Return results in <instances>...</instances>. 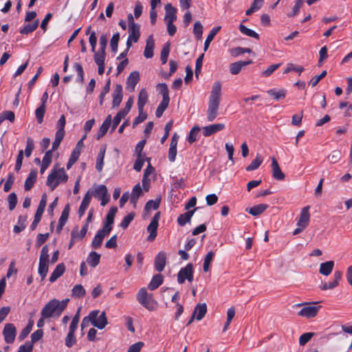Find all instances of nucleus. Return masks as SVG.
Returning a JSON list of instances; mask_svg holds the SVG:
<instances>
[{
    "instance_id": "obj_1",
    "label": "nucleus",
    "mask_w": 352,
    "mask_h": 352,
    "mask_svg": "<svg viewBox=\"0 0 352 352\" xmlns=\"http://www.w3.org/2000/svg\"><path fill=\"white\" fill-rule=\"evenodd\" d=\"M221 96V84L219 81H216L212 85L209 97L208 107L207 110V119L209 122L213 121L218 115Z\"/></svg>"
},
{
    "instance_id": "obj_2",
    "label": "nucleus",
    "mask_w": 352,
    "mask_h": 352,
    "mask_svg": "<svg viewBox=\"0 0 352 352\" xmlns=\"http://www.w3.org/2000/svg\"><path fill=\"white\" fill-rule=\"evenodd\" d=\"M69 299H65L59 301L53 299L47 302L41 310V316L44 318H51L53 316H59L63 311L67 307Z\"/></svg>"
},
{
    "instance_id": "obj_3",
    "label": "nucleus",
    "mask_w": 352,
    "mask_h": 352,
    "mask_svg": "<svg viewBox=\"0 0 352 352\" xmlns=\"http://www.w3.org/2000/svg\"><path fill=\"white\" fill-rule=\"evenodd\" d=\"M67 179L68 176L63 168L58 169L54 168L47 177L46 184L52 190H54L59 184L65 183Z\"/></svg>"
},
{
    "instance_id": "obj_4",
    "label": "nucleus",
    "mask_w": 352,
    "mask_h": 352,
    "mask_svg": "<svg viewBox=\"0 0 352 352\" xmlns=\"http://www.w3.org/2000/svg\"><path fill=\"white\" fill-rule=\"evenodd\" d=\"M137 300L143 307L149 311H153L156 307L157 302L153 300L152 294H148L145 287H142L138 291Z\"/></svg>"
},
{
    "instance_id": "obj_5",
    "label": "nucleus",
    "mask_w": 352,
    "mask_h": 352,
    "mask_svg": "<svg viewBox=\"0 0 352 352\" xmlns=\"http://www.w3.org/2000/svg\"><path fill=\"white\" fill-rule=\"evenodd\" d=\"M49 249L47 245L42 248L39 257L38 274L41 280H44L47 276L49 268Z\"/></svg>"
},
{
    "instance_id": "obj_6",
    "label": "nucleus",
    "mask_w": 352,
    "mask_h": 352,
    "mask_svg": "<svg viewBox=\"0 0 352 352\" xmlns=\"http://www.w3.org/2000/svg\"><path fill=\"white\" fill-rule=\"evenodd\" d=\"M316 302H305L296 304L294 307H303L298 311V315L301 317L311 318L315 317L320 309V306L316 307L313 305Z\"/></svg>"
},
{
    "instance_id": "obj_7",
    "label": "nucleus",
    "mask_w": 352,
    "mask_h": 352,
    "mask_svg": "<svg viewBox=\"0 0 352 352\" xmlns=\"http://www.w3.org/2000/svg\"><path fill=\"white\" fill-rule=\"evenodd\" d=\"M133 104V97L131 96V97H129L127 102H126L124 109L122 110H120L119 112H118L116 116L114 117V119H113V123H112L111 132L113 131L116 129L118 125L120 124L121 120L129 113Z\"/></svg>"
},
{
    "instance_id": "obj_8",
    "label": "nucleus",
    "mask_w": 352,
    "mask_h": 352,
    "mask_svg": "<svg viewBox=\"0 0 352 352\" xmlns=\"http://www.w3.org/2000/svg\"><path fill=\"white\" fill-rule=\"evenodd\" d=\"M187 280L191 283L193 280V265L188 263L186 267H182L177 274V281L183 284Z\"/></svg>"
},
{
    "instance_id": "obj_9",
    "label": "nucleus",
    "mask_w": 352,
    "mask_h": 352,
    "mask_svg": "<svg viewBox=\"0 0 352 352\" xmlns=\"http://www.w3.org/2000/svg\"><path fill=\"white\" fill-rule=\"evenodd\" d=\"M3 335L6 343H13L16 335V329L14 325L12 323L6 324L3 330Z\"/></svg>"
},
{
    "instance_id": "obj_10",
    "label": "nucleus",
    "mask_w": 352,
    "mask_h": 352,
    "mask_svg": "<svg viewBox=\"0 0 352 352\" xmlns=\"http://www.w3.org/2000/svg\"><path fill=\"white\" fill-rule=\"evenodd\" d=\"M106 58V52L98 50L96 52H94V59L96 64L98 67V74L102 75L104 72V61Z\"/></svg>"
},
{
    "instance_id": "obj_11",
    "label": "nucleus",
    "mask_w": 352,
    "mask_h": 352,
    "mask_svg": "<svg viewBox=\"0 0 352 352\" xmlns=\"http://www.w3.org/2000/svg\"><path fill=\"white\" fill-rule=\"evenodd\" d=\"M309 206L304 207L300 214L298 221L297 222V226H302V228H307L310 220L309 214Z\"/></svg>"
},
{
    "instance_id": "obj_12",
    "label": "nucleus",
    "mask_w": 352,
    "mask_h": 352,
    "mask_svg": "<svg viewBox=\"0 0 352 352\" xmlns=\"http://www.w3.org/2000/svg\"><path fill=\"white\" fill-rule=\"evenodd\" d=\"M166 262V254L160 252L155 258L154 265L155 270L161 272L164 270Z\"/></svg>"
},
{
    "instance_id": "obj_13",
    "label": "nucleus",
    "mask_w": 352,
    "mask_h": 352,
    "mask_svg": "<svg viewBox=\"0 0 352 352\" xmlns=\"http://www.w3.org/2000/svg\"><path fill=\"white\" fill-rule=\"evenodd\" d=\"M140 80V74L138 72L135 71L130 74L126 80V89L130 91H133L136 85Z\"/></svg>"
},
{
    "instance_id": "obj_14",
    "label": "nucleus",
    "mask_w": 352,
    "mask_h": 352,
    "mask_svg": "<svg viewBox=\"0 0 352 352\" xmlns=\"http://www.w3.org/2000/svg\"><path fill=\"white\" fill-rule=\"evenodd\" d=\"M224 128L225 124L222 123H218L206 126L203 128V134L205 137H208L212 135V134L216 133L218 131L223 130Z\"/></svg>"
},
{
    "instance_id": "obj_15",
    "label": "nucleus",
    "mask_w": 352,
    "mask_h": 352,
    "mask_svg": "<svg viewBox=\"0 0 352 352\" xmlns=\"http://www.w3.org/2000/svg\"><path fill=\"white\" fill-rule=\"evenodd\" d=\"M109 233L110 232H107L104 230H102V229L99 230L97 232L96 234L95 235V236L92 241V243H91L92 248H95V249L100 248L104 238L106 236L109 235Z\"/></svg>"
},
{
    "instance_id": "obj_16",
    "label": "nucleus",
    "mask_w": 352,
    "mask_h": 352,
    "mask_svg": "<svg viewBox=\"0 0 352 352\" xmlns=\"http://www.w3.org/2000/svg\"><path fill=\"white\" fill-rule=\"evenodd\" d=\"M122 100V87L121 85H116L113 92L112 106L113 108L118 107Z\"/></svg>"
},
{
    "instance_id": "obj_17",
    "label": "nucleus",
    "mask_w": 352,
    "mask_h": 352,
    "mask_svg": "<svg viewBox=\"0 0 352 352\" xmlns=\"http://www.w3.org/2000/svg\"><path fill=\"white\" fill-rule=\"evenodd\" d=\"M252 63V60L237 61L230 65V72L233 75H236L247 65Z\"/></svg>"
},
{
    "instance_id": "obj_18",
    "label": "nucleus",
    "mask_w": 352,
    "mask_h": 352,
    "mask_svg": "<svg viewBox=\"0 0 352 352\" xmlns=\"http://www.w3.org/2000/svg\"><path fill=\"white\" fill-rule=\"evenodd\" d=\"M272 167L273 177L276 180H283L285 175L280 170L278 163L274 157L272 159Z\"/></svg>"
},
{
    "instance_id": "obj_19",
    "label": "nucleus",
    "mask_w": 352,
    "mask_h": 352,
    "mask_svg": "<svg viewBox=\"0 0 352 352\" xmlns=\"http://www.w3.org/2000/svg\"><path fill=\"white\" fill-rule=\"evenodd\" d=\"M165 17L164 20L166 22H174L177 19V10L174 8L171 3H167L165 6Z\"/></svg>"
},
{
    "instance_id": "obj_20",
    "label": "nucleus",
    "mask_w": 352,
    "mask_h": 352,
    "mask_svg": "<svg viewBox=\"0 0 352 352\" xmlns=\"http://www.w3.org/2000/svg\"><path fill=\"white\" fill-rule=\"evenodd\" d=\"M155 47V41L152 35H150L146 40V43L144 52V56L146 58H151L153 56V50Z\"/></svg>"
},
{
    "instance_id": "obj_21",
    "label": "nucleus",
    "mask_w": 352,
    "mask_h": 352,
    "mask_svg": "<svg viewBox=\"0 0 352 352\" xmlns=\"http://www.w3.org/2000/svg\"><path fill=\"white\" fill-rule=\"evenodd\" d=\"M37 178V170L36 169L31 170L24 184V188L26 191L30 190L34 186Z\"/></svg>"
},
{
    "instance_id": "obj_22",
    "label": "nucleus",
    "mask_w": 352,
    "mask_h": 352,
    "mask_svg": "<svg viewBox=\"0 0 352 352\" xmlns=\"http://www.w3.org/2000/svg\"><path fill=\"white\" fill-rule=\"evenodd\" d=\"M92 324L99 329H102L107 324V319L104 312L101 313L99 316L92 320Z\"/></svg>"
},
{
    "instance_id": "obj_23",
    "label": "nucleus",
    "mask_w": 352,
    "mask_h": 352,
    "mask_svg": "<svg viewBox=\"0 0 352 352\" xmlns=\"http://www.w3.org/2000/svg\"><path fill=\"white\" fill-rule=\"evenodd\" d=\"M129 36L128 38L132 39L133 42L137 43L140 36V26L139 24H132L131 27H129Z\"/></svg>"
},
{
    "instance_id": "obj_24",
    "label": "nucleus",
    "mask_w": 352,
    "mask_h": 352,
    "mask_svg": "<svg viewBox=\"0 0 352 352\" xmlns=\"http://www.w3.org/2000/svg\"><path fill=\"white\" fill-rule=\"evenodd\" d=\"M111 122H112L111 116L109 115L106 118V119L104 120V122H102V124L99 129V131L97 134V138H96L98 140H99L100 138H101L106 134L109 126H111Z\"/></svg>"
},
{
    "instance_id": "obj_25",
    "label": "nucleus",
    "mask_w": 352,
    "mask_h": 352,
    "mask_svg": "<svg viewBox=\"0 0 352 352\" xmlns=\"http://www.w3.org/2000/svg\"><path fill=\"white\" fill-rule=\"evenodd\" d=\"M334 262L333 261L322 263L320 265L319 272L320 274L327 276L332 272Z\"/></svg>"
},
{
    "instance_id": "obj_26",
    "label": "nucleus",
    "mask_w": 352,
    "mask_h": 352,
    "mask_svg": "<svg viewBox=\"0 0 352 352\" xmlns=\"http://www.w3.org/2000/svg\"><path fill=\"white\" fill-rule=\"evenodd\" d=\"M197 209V208H196L194 210H188V212L180 214L177 218L178 224L181 226H184L187 223L190 222L192 215L194 214Z\"/></svg>"
},
{
    "instance_id": "obj_27",
    "label": "nucleus",
    "mask_w": 352,
    "mask_h": 352,
    "mask_svg": "<svg viewBox=\"0 0 352 352\" xmlns=\"http://www.w3.org/2000/svg\"><path fill=\"white\" fill-rule=\"evenodd\" d=\"M207 311V306L206 303H199L196 305L192 314H195L197 320H201Z\"/></svg>"
},
{
    "instance_id": "obj_28",
    "label": "nucleus",
    "mask_w": 352,
    "mask_h": 352,
    "mask_svg": "<svg viewBox=\"0 0 352 352\" xmlns=\"http://www.w3.org/2000/svg\"><path fill=\"white\" fill-rule=\"evenodd\" d=\"M267 208V204H261L254 206L252 208H247L246 211L251 214L252 216L256 217L262 214Z\"/></svg>"
},
{
    "instance_id": "obj_29",
    "label": "nucleus",
    "mask_w": 352,
    "mask_h": 352,
    "mask_svg": "<svg viewBox=\"0 0 352 352\" xmlns=\"http://www.w3.org/2000/svg\"><path fill=\"white\" fill-rule=\"evenodd\" d=\"M65 271V267L63 263H60L57 265L50 277V281L51 283L56 281L59 277H60L63 274Z\"/></svg>"
},
{
    "instance_id": "obj_30",
    "label": "nucleus",
    "mask_w": 352,
    "mask_h": 352,
    "mask_svg": "<svg viewBox=\"0 0 352 352\" xmlns=\"http://www.w3.org/2000/svg\"><path fill=\"white\" fill-rule=\"evenodd\" d=\"M221 28V26H217V27L213 28L210 30L209 34L206 37V39L204 42V52H206L208 50L210 43L212 42V41L213 40V38L216 36V34L220 31Z\"/></svg>"
},
{
    "instance_id": "obj_31",
    "label": "nucleus",
    "mask_w": 352,
    "mask_h": 352,
    "mask_svg": "<svg viewBox=\"0 0 352 352\" xmlns=\"http://www.w3.org/2000/svg\"><path fill=\"white\" fill-rule=\"evenodd\" d=\"M142 194V190L140 186V184L138 183L133 187V188L132 190V192H131V198H130L131 203L132 204H133L134 206H135L139 197L141 196Z\"/></svg>"
},
{
    "instance_id": "obj_32",
    "label": "nucleus",
    "mask_w": 352,
    "mask_h": 352,
    "mask_svg": "<svg viewBox=\"0 0 352 352\" xmlns=\"http://www.w3.org/2000/svg\"><path fill=\"white\" fill-rule=\"evenodd\" d=\"M163 283V276L161 274H157L153 276L148 287L151 290H155Z\"/></svg>"
},
{
    "instance_id": "obj_33",
    "label": "nucleus",
    "mask_w": 352,
    "mask_h": 352,
    "mask_svg": "<svg viewBox=\"0 0 352 352\" xmlns=\"http://www.w3.org/2000/svg\"><path fill=\"white\" fill-rule=\"evenodd\" d=\"M267 94L272 96L274 100L278 101L285 98L287 91L285 89H272L267 91Z\"/></svg>"
},
{
    "instance_id": "obj_34",
    "label": "nucleus",
    "mask_w": 352,
    "mask_h": 352,
    "mask_svg": "<svg viewBox=\"0 0 352 352\" xmlns=\"http://www.w3.org/2000/svg\"><path fill=\"white\" fill-rule=\"evenodd\" d=\"M148 100V94L146 89H142L140 90L138 95V110H144V107Z\"/></svg>"
},
{
    "instance_id": "obj_35",
    "label": "nucleus",
    "mask_w": 352,
    "mask_h": 352,
    "mask_svg": "<svg viewBox=\"0 0 352 352\" xmlns=\"http://www.w3.org/2000/svg\"><path fill=\"white\" fill-rule=\"evenodd\" d=\"M100 254L91 252L87 258V263L92 267H96L100 263Z\"/></svg>"
},
{
    "instance_id": "obj_36",
    "label": "nucleus",
    "mask_w": 352,
    "mask_h": 352,
    "mask_svg": "<svg viewBox=\"0 0 352 352\" xmlns=\"http://www.w3.org/2000/svg\"><path fill=\"white\" fill-rule=\"evenodd\" d=\"M158 225V223L151 221L149 225L147 226L146 230L149 232V235L147 238L148 241H153L156 238Z\"/></svg>"
},
{
    "instance_id": "obj_37",
    "label": "nucleus",
    "mask_w": 352,
    "mask_h": 352,
    "mask_svg": "<svg viewBox=\"0 0 352 352\" xmlns=\"http://www.w3.org/2000/svg\"><path fill=\"white\" fill-rule=\"evenodd\" d=\"M99 314V311L95 310L92 311L88 316L85 317L81 322V329L83 330L84 329L87 328L89 325V322H91L92 323V320H94L96 317H97L98 314Z\"/></svg>"
},
{
    "instance_id": "obj_38",
    "label": "nucleus",
    "mask_w": 352,
    "mask_h": 352,
    "mask_svg": "<svg viewBox=\"0 0 352 352\" xmlns=\"http://www.w3.org/2000/svg\"><path fill=\"white\" fill-rule=\"evenodd\" d=\"M107 193V188L104 185H98L95 188L94 190H91V194H92V196L98 198L104 197Z\"/></svg>"
},
{
    "instance_id": "obj_39",
    "label": "nucleus",
    "mask_w": 352,
    "mask_h": 352,
    "mask_svg": "<svg viewBox=\"0 0 352 352\" xmlns=\"http://www.w3.org/2000/svg\"><path fill=\"white\" fill-rule=\"evenodd\" d=\"M262 162H263L262 157L259 154H257L256 158L250 163V165H248L245 168V170L247 171L254 170L260 166V165L262 164Z\"/></svg>"
},
{
    "instance_id": "obj_40",
    "label": "nucleus",
    "mask_w": 352,
    "mask_h": 352,
    "mask_svg": "<svg viewBox=\"0 0 352 352\" xmlns=\"http://www.w3.org/2000/svg\"><path fill=\"white\" fill-rule=\"evenodd\" d=\"M38 25V20L34 21L32 24H27L23 28H21L19 32L21 34H28L34 32Z\"/></svg>"
},
{
    "instance_id": "obj_41",
    "label": "nucleus",
    "mask_w": 352,
    "mask_h": 352,
    "mask_svg": "<svg viewBox=\"0 0 352 352\" xmlns=\"http://www.w3.org/2000/svg\"><path fill=\"white\" fill-rule=\"evenodd\" d=\"M105 155V148H101L98 156L96 164V168L98 172L102 171L104 164V158Z\"/></svg>"
},
{
    "instance_id": "obj_42",
    "label": "nucleus",
    "mask_w": 352,
    "mask_h": 352,
    "mask_svg": "<svg viewBox=\"0 0 352 352\" xmlns=\"http://www.w3.org/2000/svg\"><path fill=\"white\" fill-rule=\"evenodd\" d=\"M72 296H74L75 298H80L83 297L85 295L86 291H85V288L82 287V285L79 284V285H74V287H73V289L72 290Z\"/></svg>"
},
{
    "instance_id": "obj_43",
    "label": "nucleus",
    "mask_w": 352,
    "mask_h": 352,
    "mask_svg": "<svg viewBox=\"0 0 352 352\" xmlns=\"http://www.w3.org/2000/svg\"><path fill=\"white\" fill-rule=\"evenodd\" d=\"M79 156H80V149L78 148H75L73 150V151L70 155V157L67 162V169H69L74 165V164L78 160Z\"/></svg>"
},
{
    "instance_id": "obj_44",
    "label": "nucleus",
    "mask_w": 352,
    "mask_h": 352,
    "mask_svg": "<svg viewBox=\"0 0 352 352\" xmlns=\"http://www.w3.org/2000/svg\"><path fill=\"white\" fill-rule=\"evenodd\" d=\"M239 28L240 32L241 33H243V34L248 36L250 37L254 38L256 39L259 38V35L256 32L247 28L246 26L241 24L239 25Z\"/></svg>"
},
{
    "instance_id": "obj_45",
    "label": "nucleus",
    "mask_w": 352,
    "mask_h": 352,
    "mask_svg": "<svg viewBox=\"0 0 352 352\" xmlns=\"http://www.w3.org/2000/svg\"><path fill=\"white\" fill-rule=\"evenodd\" d=\"M169 102L170 100H162L160 102L155 111V116L157 118H160L162 116L164 111L168 107Z\"/></svg>"
},
{
    "instance_id": "obj_46",
    "label": "nucleus",
    "mask_w": 352,
    "mask_h": 352,
    "mask_svg": "<svg viewBox=\"0 0 352 352\" xmlns=\"http://www.w3.org/2000/svg\"><path fill=\"white\" fill-rule=\"evenodd\" d=\"M170 52V43H166L164 45L161 52L160 59L162 64H166Z\"/></svg>"
},
{
    "instance_id": "obj_47",
    "label": "nucleus",
    "mask_w": 352,
    "mask_h": 352,
    "mask_svg": "<svg viewBox=\"0 0 352 352\" xmlns=\"http://www.w3.org/2000/svg\"><path fill=\"white\" fill-rule=\"evenodd\" d=\"M327 158L331 164H336L342 158L341 151L339 150H334L328 155Z\"/></svg>"
},
{
    "instance_id": "obj_48",
    "label": "nucleus",
    "mask_w": 352,
    "mask_h": 352,
    "mask_svg": "<svg viewBox=\"0 0 352 352\" xmlns=\"http://www.w3.org/2000/svg\"><path fill=\"white\" fill-rule=\"evenodd\" d=\"M34 321L30 320L28 325L22 330L18 338L20 341L23 340L28 336L32 329Z\"/></svg>"
},
{
    "instance_id": "obj_49",
    "label": "nucleus",
    "mask_w": 352,
    "mask_h": 352,
    "mask_svg": "<svg viewBox=\"0 0 352 352\" xmlns=\"http://www.w3.org/2000/svg\"><path fill=\"white\" fill-rule=\"evenodd\" d=\"M157 87L160 93L162 95V100H170L169 91L166 84L159 83Z\"/></svg>"
},
{
    "instance_id": "obj_50",
    "label": "nucleus",
    "mask_w": 352,
    "mask_h": 352,
    "mask_svg": "<svg viewBox=\"0 0 352 352\" xmlns=\"http://www.w3.org/2000/svg\"><path fill=\"white\" fill-rule=\"evenodd\" d=\"M214 256V254L212 251H210L206 255V256L204 258V265H203V270L205 272H208V270L210 269V265L211 261H212Z\"/></svg>"
},
{
    "instance_id": "obj_51",
    "label": "nucleus",
    "mask_w": 352,
    "mask_h": 352,
    "mask_svg": "<svg viewBox=\"0 0 352 352\" xmlns=\"http://www.w3.org/2000/svg\"><path fill=\"white\" fill-rule=\"evenodd\" d=\"M137 159L133 165V168L138 172H140L144 164V161L146 160L145 155H136Z\"/></svg>"
},
{
    "instance_id": "obj_52",
    "label": "nucleus",
    "mask_w": 352,
    "mask_h": 352,
    "mask_svg": "<svg viewBox=\"0 0 352 352\" xmlns=\"http://www.w3.org/2000/svg\"><path fill=\"white\" fill-rule=\"evenodd\" d=\"M199 131L200 128L198 126H195L192 128L187 139L189 143L192 144L197 140Z\"/></svg>"
},
{
    "instance_id": "obj_53",
    "label": "nucleus",
    "mask_w": 352,
    "mask_h": 352,
    "mask_svg": "<svg viewBox=\"0 0 352 352\" xmlns=\"http://www.w3.org/2000/svg\"><path fill=\"white\" fill-rule=\"evenodd\" d=\"M135 217V213L130 212L126 217H124L122 221H121L120 226L123 229H126L131 222L133 220Z\"/></svg>"
},
{
    "instance_id": "obj_54",
    "label": "nucleus",
    "mask_w": 352,
    "mask_h": 352,
    "mask_svg": "<svg viewBox=\"0 0 352 352\" xmlns=\"http://www.w3.org/2000/svg\"><path fill=\"white\" fill-rule=\"evenodd\" d=\"M193 34L197 39H201L203 34V25L200 21H196L193 27Z\"/></svg>"
},
{
    "instance_id": "obj_55",
    "label": "nucleus",
    "mask_w": 352,
    "mask_h": 352,
    "mask_svg": "<svg viewBox=\"0 0 352 352\" xmlns=\"http://www.w3.org/2000/svg\"><path fill=\"white\" fill-rule=\"evenodd\" d=\"M315 335L314 332H308L302 334L299 338V344L300 346L305 345Z\"/></svg>"
},
{
    "instance_id": "obj_56",
    "label": "nucleus",
    "mask_w": 352,
    "mask_h": 352,
    "mask_svg": "<svg viewBox=\"0 0 352 352\" xmlns=\"http://www.w3.org/2000/svg\"><path fill=\"white\" fill-rule=\"evenodd\" d=\"M161 199L156 198L155 200H149L145 206V210H149L151 209L157 210L160 207Z\"/></svg>"
},
{
    "instance_id": "obj_57",
    "label": "nucleus",
    "mask_w": 352,
    "mask_h": 352,
    "mask_svg": "<svg viewBox=\"0 0 352 352\" xmlns=\"http://www.w3.org/2000/svg\"><path fill=\"white\" fill-rule=\"evenodd\" d=\"M304 70V67L302 66L296 65L293 63H288L287 68L284 71V74H288L290 72H296L298 74H301Z\"/></svg>"
},
{
    "instance_id": "obj_58",
    "label": "nucleus",
    "mask_w": 352,
    "mask_h": 352,
    "mask_svg": "<svg viewBox=\"0 0 352 352\" xmlns=\"http://www.w3.org/2000/svg\"><path fill=\"white\" fill-rule=\"evenodd\" d=\"M34 148V144L33 140L28 137L26 141V147L25 149V155L26 157H30Z\"/></svg>"
},
{
    "instance_id": "obj_59",
    "label": "nucleus",
    "mask_w": 352,
    "mask_h": 352,
    "mask_svg": "<svg viewBox=\"0 0 352 352\" xmlns=\"http://www.w3.org/2000/svg\"><path fill=\"white\" fill-rule=\"evenodd\" d=\"M45 112V105H41L35 111V116L38 123L43 121V117Z\"/></svg>"
},
{
    "instance_id": "obj_60",
    "label": "nucleus",
    "mask_w": 352,
    "mask_h": 352,
    "mask_svg": "<svg viewBox=\"0 0 352 352\" xmlns=\"http://www.w3.org/2000/svg\"><path fill=\"white\" fill-rule=\"evenodd\" d=\"M119 39H120V34L118 32L114 34L111 39L110 46H111V50L113 52H116L118 50Z\"/></svg>"
},
{
    "instance_id": "obj_61",
    "label": "nucleus",
    "mask_w": 352,
    "mask_h": 352,
    "mask_svg": "<svg viewBox=\"0 0 352 352\" xmlns=\"http://www.w3.org/2000/svg\"><path fill=\"white\" fill-rule=\"evenodd\" d=\"M138 111H139L138 116L136 117L133 122V128L135 127L140 123L144 122L147 118V114L144 112V110H138Z\"/></svg>"
},
{
    "instance_id": "obj_62",
    "label": "nucleus",
    "mask_w": 352,
    "mask_h": 352,
    "mask_svg": "<svg viewBox=\"0 0 352 352\" xmlns=\"http://www.w3.org/2000/svg\"><path fill=\"white\" fill-rule=\"evenodd\" d=\"M113 221L114 217L107 214L106 219L104 223L103 228L102 229L110 232L111 230H112V224L113 223Z\"/></svg>"
},
{
    "instance_id": "obj_63",
    "label": "nucleus",
    "mask_w": 352,
    "mask_h": 352,
    "mask_svg": "<svg viewBox=\"0 0 352 352\" xmlns=\"http://www.w3.org/2000/svg\"><path fill=\"white\" fill-rule=\"evenodd\" d=\"M91 197H92V194H91V189H89L86 192L80 206L87 210L90 202H91Z\"/></svg>"
},
{
    "instance_id": "obj_64",
    "label": "nucleus",
    "mask_w": 352,
    "mask_h": 352,
    "mask_svg": "<svg viewBox=\"0 0 352 352\" xmlns=\"http://www.w3.org/2000/svg\"><path fill=\"white\" fill-rule=\"evenodd\" d=\"M69 205L67 204L65 206L63 210L61 212L60 217L58 220V222L65 224L67 221L69 214Z\"/></svg>"
}]
</instances>
